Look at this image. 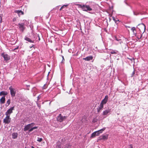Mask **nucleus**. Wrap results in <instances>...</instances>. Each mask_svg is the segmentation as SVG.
<instances>
[{"label":"nucleus","mask_w":148,"mask_h":148,"mask_svg":"<svg viewBox=\"0 0 148 148\" xmlns=\"http://www.w3.org/2000/svg\"><path fill=\"white\" fill-rule=\"evenodd\" d=\"M96 136L95 132H93L91 134V138H93L95 137Z\"/></svg>","instance_id":"nucleus-21"},{"label":"nucleus","mask_w":148,"mask_h":148,"mask_svg":"<svg viewBox=\"0 0 148 148\" xmlns=\"http://www.w3.org/2000/svg\"><path fill=\"white\" fill-rule=\"evenodd\" d=\"M138 28L139 29L141 32L143 33L145 32V26L143 24H140L138 25Z\"/></svg>","instance_id":"nucleus-4"},{"label":"nucleus","mask_w":148,"mask_h":148,"mask_svg":"<svg viewBox=\"0 0 148 148\" xmlns=\"http://www.w3.org/2000/svg\"><path fill=\"white\" fill-rule=\"evenodd\" d=\"M115 38H116V40L118 41H119V40H118L117 38H116V37Z\"/></svg>","instance_id":"nucleus-39"},{"label":"nucleus","mask_w":148,"mask_h":148,"mask_svg":"<svg viewBox=\"0 0 148 148\" xmlns=\"http://www.w3.org/2000/svg\"><path fill=\"white\" fill-rule=\"evenodd\" d=\"M131 30L133 32V33L134 34H135L136 33L135 32V31L136 30L135 28L134 27H132V28L131 29Z\"/></svg>","instance_id":"nucleus-23"},{"label":"nucleus","mask_w":148,"mask_h":148,"mask_svg":"<svg viewBox=\"0 0 148 148\" xmlns=\"http://www.w3.org/2000/svg\"><path fill=\"white\" fill-rule=\"evenodd\" d=\"M18 46L16 48L14 49V50L17 49H18Z\"/></svg>","instance_id":"nucleus-34"},{"label":"nucleus","mask_w":148,"mask_h":148,"mask_svg":"<svg viewBox=\"0 0 148 148\" xmlns=\"http://www.w3.org/2000/svg\"><path fill=\"white\" fill-rule=\"evenodd\" d=\"M135 74V72L134 71H133V72L132 73V76L133 75Z\"/></svg>","instance_id":"nucleus-35"},{"label":"nucleus","mask_w":148,"mask_h":148,"mask_svg":"<svg viewBox=\"0 0 148 148\" xmlns=\"http://www.w3.org/2000/svg\"><path fill=\"white\" fill-rule=\"evenodd\" d=\"M37 36L38 37L39 40H40V38L39 37V35L38 34H37Z\"/></svg>","instance_id":"nucleus-33"},{"label":"nucleus","mask_w":148,"mask_h":148,"mask_svg":"<svg viewBox=\"0 0 148 148\" xmlns=\"http://www.w3.org/2000/svg\"><path fill=\"white\" fill-rule=\"evenodd\" d=\"M103 105L101 103H100L99 108L100 110H102V109L103 108Z\"/></svg>","instance_id":"nucleus-22"},{"label":"nucleus","mask_w":148,"mask_h":148,"mask_svg":"<svg viewBox=\"0 0 148 148\" xmlns=\"http://www.w3.org/2000/svg\"><path fill=\"white\" fill-rule=\"evenodd\" d=\"M8 94V92L7 91H3L0 92V96L7 95Z\"/></svg>","instance_id":"nucleus-14"},{"label":"nucleus","mask_w":148,"mask_h":148,"mask_svg":"<svg viewBox=\"0 0 148 148\" xmlns=\"http://www.w3.org/2000/svg\"><path fill=\"white\" fill-rule=\"evenodd\" d=\"M15 12L18 14H19L20 13H21V14L23 15L24 14L23 12L21 10H16L15 11Z\"/></svg>","instance_id":"nucleus-19"},{"label":"nucleus","mask_w":148,"mask_h":148,"mask_svg":"<svg viewBox=\"0 0 148 148\" xmlns=\"http://www.w3.org/2000/svg\"><path fill=\"white\" fill-rule=\"evenodd\" d=\"M35 123H31L29 124L26 125L24 128V130L26 131L29 130V132H32L34 130L37 129L38 127L37 126L34 127H32L35 125Z\"/></svg>","instance_id":"nucleus-1"},{"label":"nucleus","mask_w":148,"mask_h":148,"mask_svg":"<svg viewBox=\"0 0 148 148\" xmlns=\"http://www.w3.org/2000/svg\"><path fill=\"white\" fill-rule=\"evenodd\" d=\"M108 95H106L102 101L101 103L103 104H106L108 101Z\"/></svg>","instance_id":"nucleus-9"},{"label":"nucleus","mask_w":148,"mask_h":148,"mask_svg":"<svg viewBox=\"0 0 148 148\" xmlns=\"http://www.w3.org/2000/svg\"><path fill=\"white\" fill-rule=\"evenodd\" d=\"M0 23H1L2 22V18L1 17H0Z\"/></svg>","instance_id":"nucleus-28"},{"label":"nucleus","mask_w":148,"mask_h":148,"mask_svg":"<svg viewBox=\"0 0 148 148\" xmlns=\"http://www.w3.org/2000/svg\"><path fill=\"white\" fill-rule=\"evenodd\" d=\"M110 112V110H106L103 111V115H107L108 113Z\"/></svg>","instance_id":"nucleus-17"},{"label":"nucleus","mask_w":148,"mask_h":148,"mask_svg":"<svg viewBox=\"0 0 148 148\" xmlns=\"http://www.w3.org/2000/svg\"><path fill=\"white\" fill-rule=\"evenodd\" d=\"M67 118V116H62L61 114H60L57 118L58 121L60 122H62Z\"/></svg>","instance_id":"nucleus-3"},{"label":"nucleus","mask_w":148,"mask_h":148,"mask_svg":"<svg viewBox=\"0 0 148 148\" xmlns=\"http://www.w3.org/2000/svg\"><path fill=\"white\" fill-rule=\"evenodd\" d=\"M24 39L28 42L31 43H34V41L32 40L30 38L28 37L25 36L24 38Z\"/></svg>","instance_id":"nucleus-15"},{"label":"nucleus","mask_w":148,"mask_h":148,"mask_svg":"<svg viewBox=\"0 0 148 148\" xmlns=\"http://www.w3.org/2000/svg\"><path fill=\"white\" fill-rule=\"evenodd\" d=\"M12 138L14 139H15L17 137V134L14 133L12 134Z\"/></svg>","instance_id":"nucleus-18"},{"label":"nucleus","mask_w":148,"mask_h":148,"mask_svg":"<svg viewBox=\"0 0 148 148\" xmlns=\"http://www.w3.org/2000/svg\"><path fill=\"white\" fill-rule=\"evenodd\" d=\"M100 140H107L108 138V136L103 135L99 137Z\"/></svg>","instance_id":"nucleus-13"},{"label":"nucleus","mask_w":148,"mask_h":148,"mask_svg":"<svg viewBox=\"0 0 148 148\" xmlns=\"http://www.w3.org/2000/svg\"><path fill=\"white\" fill-rule=\"evenodd\" d=\"M1 74V72L0 71V74Z\"/></svg>","instance_id":"nucleus-42"},{"label":"nucleus","mask_w":148,"mask_h":148,"mask_svg":"<svg viewBox=\"0 0 148 148\" xmlns=\"http://www.w3.org/2000/svg\"><path fill=\"white\" fill-rule=\"evenodd\" d=\"M62 62L63 61H64L65 60H64V58L63 56H62Z\"/></svg>","instance_id":"nucleus-29"},{"label":"nucleus","mask_w":148,"mask_h":148,"mask_svg":"<svg viewBox=\"0 0 148 148\" xmlns=\"http://www.w3.org/2000/svg\"><path fill=\"white\" fill-rule=\"evenodd\" d=\"M95 119H94L92 121H93V122H95L96 121H95Z\"/></svg>","instance_id":"nucleus-38"},{"label":"nucleus","mask_w":148,"mask_h":148,"mask_svg":"<svg viewBox=\"0 0 148 148\" xmlns=\"http://www.w3.org/2000/svg\"><path fill=\"white\" fill-rule=\"evenodd\" d=\"M111 53L112 54H116V52L114 51H112L111 52Z\"/></svg>","instance_id":"nucleus-26"},{"label":"nucleus","mask_w":148,"mask_h":148,"mask_svg":"<svg viewBox=\"0 0 148 148\" xmlns=\"http://www.w3.org/2000/svg\"><path fill=\"white\" fill-rule=\"evenodd\" d=\"M1 56L4 58L5 61H7L10 59V56L7 54L5 53H4L1 54Z\"/></svg>","instance_id":"nucleus-6"},{"label":"nucleus","mask_w":148,"mask_h":148,"mask_svg":"<svg viewBox=\"0 0 148 148\" xmlns=\"http://www.w3.org/2000/svg\"><path fill=\"white\" fill-rule=\"evenodd\" d=\"M19 25V28L22 30V31H23L24 30V26L23 24H20L19 23L18 24Z\"/></svg>","instance_id":"nucleus-12"},{"label":"nucleus","mask_w":148,"mask_h":148,"mask_svg":"<svg viewBox=\"0 0 148 148\" xmlns=\"http://www.w3.org/2000/svg\"><path fill=\"white\" fill-rule=\"evenodd\" d=\"M93 57L92 56H89L85 58H83V60H84L86 61H89L92 60L93 59Z\"/></svg>","instance_id":"nucleus-11"},{"label":"nucleus","mask_w":148,"mask_h":148,"mask_svg":"<svg viewBox=\"0 0 148 148\" xmlns=\"http://www.w3.org/2000/svg\"><path fill=\"white\" fill-rule=\"evenodd\" d=\"M40 99V97H39V96H38V100H39Z\"/></svg>","instance_id":"nucleus-36"},{"label":"nucleus","mask_w":148,"mask_h":148,"mask_svg":"<svg viewBox=\"0 0 148 148\" xmlns=\"http://www.w3.org/2000/svg\"><path fill=\"white\" fill-rule=\"evenodd\" d=\"M37 140V141L40 142L42 140V139L41 138H38Z\"/></svg>","instance_id":"nucleus-24"},{"label":"nucleus","mask_w":148,"mask_h":148,"mask_svg":"<svg viewBox=\"0 0 148 148\" xmlns=\"http://www.w3.org/2000/svg\"><path fill=\"white\" fill-rule=\"evenodd\" d=\"M130 148H133L132 145V144L130 145Z\"/></svg>","instance_id":"nucleus-31"},{"label":"nucleus","mask_w":148,"mask_h":148,"mask_svg":"<svg viewBox=\"0 0 148 148\" xmlns=\"http://www.w3.org/2000/svg\"><path fill=\"white\" fill-rule=\"evenodd\" d=\"M142 35H141L140 36V37H139L138 36H137V38H138V39H140V38H141V37H142Z\"/></svg>","instance_id":"nucleus-27"},{"label":"nucleus","mask_w":148,"mask_h":148,"mask_svg":"<svg viewBox=\"0 0 148 148\" xmlns=\"http://www.w3.org/2000/svg\"><path fill=\"white\" fill-rule=\"evenodd\" d=\"M63 8L61 7V8L60 9V10H61Z\"/></svg>","instance_id":"nucleus-37"},{"label":"nucleus","mask_w":148,"mask_h":148,"mask_svg":"<svg viewBox=\"0 0 148 148\" xmlns=\"http://www.w3.org/2000/svg\"><path fill=\"white\" fill-rule=\"evenodd\" d=\"M16 21V18H14L13 19V21L14 22Z\"/></svg>","instance_id":"nucleus-30"},{"label":"nucleus","mask_w":148,"mask_h":148,"mask_svg":"<svg viewBox=\"0 0 148 148\" xmlns=\"http://www.w3.org/2000/svg\"><path fill=\"white\" fill-rule=\"evenodd\" d=\"M100 110V109H99V108H98V109H97V112H99L100 111V110Z\"/></svg>","instance_id":"nucleus-32"},{"label":"nucleus","mask_w":148,"mask_h":148,"mask_svg":"<svg viewBox=\"0 0 148 148\" xmlns=\"http://www.w3.org/2000/svg\"><path fill=\"white\" fill-rule=\"evenodd\" d=\"M25 148H27V147H25Z\"/></svg>","instance_id":"nucleus-43"},{"label":"nucleus","mask_w":148,"mask_h":148,"mask_svg":"<svg viewBox=\"0 0 148 148\" xmlns=\"http://www.w3.org/2000/svg\"><path fill=\"white\" fill-rule=\"evenodd\" d=\"M33 46H34V45H33V46H32V47H30V48H32V47H33Z\"/></svg>","instance_id":"nucleus-41"},{"label":"nucleus","mask_w":148,"mask_h":148,"mask_svg":"<svg viewBox=\"0 0 148 148\" xmlns=\"http://www.w3.org/2000/svg\"><path fill=\"white\" fill-rule=\"evenodd\" d=\"M106 129V128H103L98 131L95 132L96 135L97 136H99L100 133H102V132L104 131Z\"/></svg>","instance_id":"nucleus-10"},{"label":"nucleus","mask_w":148,"mask_h":148,"mask_svg":"<svg viewBox=\"0 0 148 148\" xmlns=\"http://www.w3.org/2000/svg\"><path fill=\"white\" fill-rule=\"evenodd\" d=\"M32 148H34V147L33 146H32Z\"/></svg>","instance_id":"nucleus-40"},{"label":"nucleus","mask_w":148,"mask_h":148,"mask_svg":"<svg viewBox=\"0 0 148 148\" xmlns=\"http://www.w3.org/2000/svg\"><path fill=\"white\" fill-rule=\"evenodd\" d=\"M11 119L10 116H6L5 118L3 120V123L5 124H8L10 122Z\"/></svg>","instance_id":"nucleus-8"},{"label":"nucleus","mask_w":148,"mask_h":148,"mask_svg":"<svg viewBox=\"0 0 148 148\" xmlns=\"http://www.w3.org/2000/svg\"><path fill=\"white\" fill-rule=\"evenodd\" d=\"M9 89L10 90V93L11 96L12 97H14L16 92L15 89L13 88L11 86L9 87Z\"/></svg>","instance_id":"nucleus-5"},{"label":"nucleus","mask_w":148,"mask_h":148,"mask_svg":"<svg viewBox=\"0 0 148 148\" xmlns=\"http://www.w3.org/2000/svg\"><path fill=\"white\" fill-rule=\"evenodd\" d=\"M68 5H63L61 7L63 8H64L65 7H67L68 6Z\"/></svg>","instance_id":"nucleus-25"},{"label":"nucleus","mask_w":148,"mask_h":148,"mask_svg":"<svg viewBox=\"0 0 148 148\" xmlns=\"http://www.w3.org/2000/svg\"><path fill=\"white\" fill-rule=\"evenodd\" d=\"M14 107L13 106L8 109L5 112L6 115L10 116V114L13 112V110H14Z\"/></svg>","instance_id":"nucleus-7"},{"label":"nucleus","mask_w":148,"mask_h":148,"mask_svg":"<svg viewBox=\"0 0 148 148\" xmlns=\"http://www.w3.org/2000/svg\"><path fill=\"white\" fill-rule=\"evenodd\" d=\"M5 98L4 96L2 97L0 99V102L1 103L3 104L5 103Z\"/></svg>","instance_id":"nucleus-16"},{"label":"nucleus","mask_w":148,"mask_h":148,"mask_svg":"<svg viewBox=\"0 0 148 148\" xmlns=\"http://www.w3.org/2000/svg\"><path fill=\"white\" fill-rule=\"evenodd\" d=\"M79 7L81 8L84 11H91L92 9L89 5H78Z\"/></svg>","instance_id":"nucleus-2"},{"label":"nucleus","mask_w":148,"mask_h":148,"mask_svg":"<svg viewBox=\"0 0 148 148\" xmlns=\"http://www.w3.org/2000/svg\"><path fill=\"white\" fill-rule=\"evenodd\" d=\"M10 99H8L7 101V103L5 105L7 106H8L10 104Z\"/></svg>","instance_id":"nucleus-20"}]
</instances>
